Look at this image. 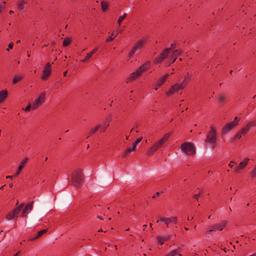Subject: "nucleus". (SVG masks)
Instances as JSON below:
<instances>
[{
  "label": "nucleus",
  "mask_w": 256,
  "mask_h": 256,
  "mask_svg": "<svg viewBox=\"0 0 256 256\" xmlns=\"http://www.w3.org/2000/svg\"><path fill=\"white\" fill-rule=\"evenodd\" d=\"M190 78V76L188 74L180 83H176L172 85L170 90L166 92V94L168 96H170L180 90H184L189 82Z\"/></svg>",
  "instance_id": "1"
},
{
  "label": "nucleus",
  "mask_w": 256,
  "mask_h": 256,
  "mask_svg": "<svg viewBox=\"0 0 256 256\" xmlns=\"http://www.w3.org/2000/svg\"><path fill=\"white\" fill-rule=\"evenodd\" d=\"M205 142L208 144L212 148H214L216 146L217 132L213 126L210 127V130L207 134Z\"/></svg>",
  "instance_id": "2"
},
{
  "label": "nucleus",
  "mask_w": 256,
  "mask_h": 256,
  "mask_svg": "<svg viewBox=\"0 0 256 256\" xmlns=\"http://www.w3.org/2000/svg\"><path fill=\"white\" fill-rule=\"evenodd\" d=\"M84 176L82 169L78 168L74 170L72 176V184L77 188H80L84 183Z\"/></svg>",
  "instance_id": "3"
},
{
  "label": "nucleus",
  "mask_w": 256,
  "mask_h": 256,
  "mask_svg": "<svg viewBox=\"0 0 256 256\" xmlns=\"http://www.w3.org/2000/svg\"><path fill=\"white\" fill-rule=\"evenodd\" d=\"M150 67V62H146L142 66H140L138 68L135 72L131 74L129 78L130 80H134L137 78L138 77L142 75V74L146 72Z\"/></svg>",
  "instance_id": "4"
},
{
  "label": "nucleus",
  "mask_w": 256,
  "mask_h": 256,
  "mask_svg": "<svg viewBox=\"0 0 256 256\" xmlns=\"http://www.w3.org/2000/svg\"><path fill=\"white\" fill-rule=\"evenodd\" d=\"M148 38L144 37L139 40L133 46L132 50L128 53V56L132 58L134 54L138 50L142 48L145 44L147 42Z\"/></svg>",
  "instance_id": "5"
},
{
  "label": "nucleus",
  "mask_w": 256,
  "mask_h": 256,
  "mask_svg": "<svg viewBox=\"0 0 256 256\" xmlns=\"http://www.w3.org/2000/svg\"><path fill=\"white\" fill-rule=\"evenodd\" d=\"M180 149L183 152L188 156L194 155L196 153L194 145L191 142L182 143L180 146Z\"/></svg>",
  "instance_id": "6"
},
{
  "label": "nucleus",
  "mask_w": 256,
  "mask_h": 256,
  "mask_svg": "<svg viewBox=\"0 0 256 256\" xmlns=\"http://www.w3.org/2000/svg\"><path fill=\"white\" fill-rule=\"evenodd\" d=\"M170 136L168 134H164L161 139L150 148V150L148 152V155L152 154L160 148L162 147V145L168 140Z\"/></svg>",
  "instance_id": "7"
},
{
  "label": "nucleus",
  "mask_w": 256,
  "mask_h": 256,
  "mask_svg": "<svg viewBox=\"0 0 256 256\" xmlns=\"http://www.w3.org/2000/svg\"><path fill=\"white\" fill-rule=\"evenodd\" d=\"M240 118L238 116H236L234 120L227 123L222 128V134L225 135L228 134L230 130L235 128L238 124Z\"/></svg>",
  "instance_id": "8"
},
{
  "label": "nucleus",
  "mask_w": 256,
  "mask_h": 256,
  "mask_svg": "<svg viewBox=\"0 0 256 256\" xmlns=\"http://www.w3.org/2000/svg\"><path fill=\"white\" fill-rule=\"evenodd\" d=\"M226 224V222L222 220L218 224H215L208 228V230L206 234V236H209L210 232H216L218 230H222Z\"/></svg>",
  "instance_id": "9"
},
{
  "label": "nucleus",
  "mask_w": 256,
  "mask_h": 256,
  "mask_svg": "<svg viewBox=\"0 0 256 256\" xmlns=\"http://www.w3.org/2000/svg\"><path fill=\"white\" fill-rule=\"evenodd\" d=\"M170 48H165L163 50L154 60V64L162 63L168 56Z\"/></svg>",
  "instance_id": "10"
},
{
  "label": "nucleus",
  "mask_w": 256,
  "mask_h": 256,
  "mask_svg": "<svg viewBox=\"0 0 256 256\" xmlns=\"http://www.w3.org/2000/svg\"><path fill=\"white\" fill-rule=\"evenodd\" d=\"M160 221L165 224L167 227L173 226L176 224L178 222V220L176 216H171L169 218H160Z\"/></svg>",
  "instance_id": "11"
},
{
  "label": "nucleus",
  "mask_w": 256,
  "mask_h": 256,
  "mask_svg": "<svg viewBox=\"0 0 256 256\" xmlns=\"http://www.w3.org/2000/svg\"><path fill=\"white\" fill-rule=\"evenodd\" d=\"M46 92H42L40 94L39 96L34 100V102L32 106L33 110L37 109L40 106L44 103L46 98Z\"/></svg>",
  "instance_id": "12"
},
{
  "label": "nucleus",
  "mask_w": 256,
  "mask_h": 256,
  "mask_svg": "<svg viewBox=\"0 0 256 256\" xmlns=\"http://www.w3.org/2000/svg\"><path fill=\"white\" fill-rule=\"evenodd\" d=\"M110 122V118H106L102 123L98 124L95 128L96 129L97 131L99 130L100 132H104L108 127Z\"/></svg>",
  "instance_id": "13"
},
{
  "label": "nucleus",
  "mask_w": 256,
  "mask_h": 256,
  "mask_svg": "<svg viewBox=\"0 0 256 256\" xmlns=\"http://www.w3.org/2000/svg\"><path fill=\"white\" fill-rule=\"evenodd\" d=\"M52 72L51 64L50 62H48L44 67L42 70V74L41 76L42 80H45L48 78Z\"/></svg>",
  "instance_id": "14"
},
{
  "label": "nucleus",
  "mask_w": 256,
  "mask_h": 256,
  "mask_svg": "<svg viewBox=\"0 0 256 256\" xmlns=\"http://www.w3.org/2000/svg\"><path fill=\"white\" fill-rule=\"evenodd\" d=\"M250 160V158H244V160L239 164L238 166L234 168V171L236 172L240 173V171L243 170L246 166Z\"/></svg>",
  "instance_id": "15"
},
{
  "label": "nucleus",
  "mask_w": 256,
  "mask_h": 256,
  "mask_svg": "<svg viewBox=\"0 0 256 256\" xmlns=\"http://www.w3.org/2000/svg\"><path fill=\"white\" fill-rule=\"evenodd\" d=\"M255 126H256V120L251 121L248 122L244 127L242 128L240 132L243 134V136H245L252 127Z\"/></svg>",
  "instance_id": "16"
},
{
  "label": "nucleus",
  "mask_w": 256,
  "mask_h": 256,
  "mask_svg": "<svg viewBox=\"0 0 256 256\" xmlns=\"http://www.w3.org/2000/svg\"><path fill=\"white\" fill-rule=\"evenodd\" d=\"M34 201H31L28 202L26 206L24 207V210L21 214L22 217H26L27 215L32 210L33 208Z\"/></svg>",
  "instance_id": "17"
},
{
  "label": "nucleus",
  "mask_w": 256,
  "mask_h": 256,
  "mask_svg": "<svg viewBox=\"0 0 256 256\" xmlns=\"http://www.w3.org/2000/svg\"><path fill=\"white\" fill-rule=\"evenodd\" d=\"M169 74H166L160 78L156 82V86L158 87H160L162 84H163L166 81L168 78L169 76Z\"/></svg>",
  "instance_id": "18"
},
{
  "label": "nucleus",
  "mask_w": 256,
  "mask_h": 256,
  "mask_svg": "<svg viewBox=\"0 0 256 256\" xmlns=\"http://www.w3.org/2000/svg\"><path fill=\"white\" fill-rule=\"evenodd\" d=\"M182 256L180 254V249L176 248L173 250H172L170 252L166 254L165 256Z\"/></svg>",
  "instance_id": "19"
},
{
  "label": "nucleus",
  "mask_w": 256,
  "mask_h": 256,
  "mask_svg": "<svg viewBox=\"0 0 256 256\" xmlns=\"http://www.w3.org/2000/svg\"><path fill=\"white\" fill-rule=\"evenodd\" d=\"M24 203H22L19 206H18L16 208L12 210V212L13 213V214L16 217H17L18 214L20 213L22 208L24 207Z\"/></svg>",
  "instance_id": "20"
},
{
  "label": "nucleus",
  "mask_w": 256,
  "mask_h": 256,
  "mask_svg": "<svg viewBox=\"0 0 256 256\" xmlns=\"http://www.w3.org/2000/svg\"><path fill=\"white\" fill-rule=\"evenodd\" d=\"M48 231V229H44L41 230L37 232L36 235L30 239V240H34L36 238H40L41 236H42L44 234H45Z\"/></svg>",
  "instance_id": "21"
},
{
  "label": "nucleus",
  "mask_w": 256,
  "mask_h": 256,
  "mask_svg": "<svg viewBox=\"0 0 256 256\" xmlns=\"http://www.w3.org/2000/svg\"><path fill=\"white\" fill-rule=\"evenodd\" d=\"M8 92L6 90H2L0 92V103L2 102L7 98Z\"/></svg>",
  "instance_id": "22"
},
{
  "label": "nucleus",
  "mask_w": 256,
  "mask_h": 256,
  "mask_svg": "<svg viewBox=\"0 0 256 256\" xmlns=\"http://www.w3.org/2000/svg\"><path fill=\"white\" fill-rule=\"evenodd\" d=\"M227 96L224 94H220L218 95V100L220 103H224L226 102Z\"/></svg>",
  "instance_id": "23"
},
{
  "label": "nucleus",
  "mask_w": 256,
  "mask_h": 256,
  "mask_svg": "<svg viewBox=\"0 0 256 256\" xmlns=\"http://www.w3.org/2000/svg\"><path fill=\"white\" fill-rule=\"evenodd\" d=\"M136 148L133 146V145H132V146L128 148L124 152V155L122 156V158L126 157L128 154L134 151Z\"/></svg>",
  "instance_id": "24"
},
{
  "label": "nucleus",
  "mask_w": 256,
  "mask_h": 256,
  "mask_svg": "<svg viewBox=\"0 0 256 256\" xmlns=\"http://www.w3.org/2000/svg\"><path fill=\"white\" fill-rule=\"evenodd\" d=\"M156 239L158 242L160 244V245H162L164 244V242L168 239V238L158 236H157Z\"/></svg>",
  "instance_id": "25"
},
{
  "label": "nucleus",
  "mask_w": 256,
  "mask_h": 256,
  "mask_svg": "<svg viewBox=\"0 0 256 256\" xmlns=\"http://www.w3.org/2000/svg\"><path fill=\"white\" fill-rule=\"evenodd\" d=\"M26 2L24 0H20L18 4V9L20 11H23L24 8V4Z\"/></svg>",
  "instance_id": "26"
},
{
  "label": "nucleus",
  "mask_w": 256,
  "mask_h": 256,
  "mask_svg": "<svg viewBox=\"0 0 256 256\" xmlns=\"http://www.w3.org/2000/svg\"><path fill=\"white\" fill-rule=\"evenodd\" d=\"M108 6V3L106 2L105 1H102L101 2V8L103 12H106Z\"/></svg>",
  "instance_id": "27"
},
{
  "label": "nucleus",
  "mask_w": 256,
  "mask_h": 256,
  "mask_svg": "<svg viewBox=\"0 0 256 256\" xmlns=\"http://www.w3.org/2000/svg\"><path fill=\"white\" fill-rule=\"evenodd\" d=\"M23 76L20 75H16L13 80H12V83L13 84H15L20 81L22 78Z\"/></svg>",
  "instance_id": "28"
},
{
  "label": "nucleus",
  "mask_w": 256,
  "mask_h": 256,
  "mask_svg": "<svg viewBox=\"0 0 256 256\" xmlns=\"http://www.w3.org/2000/svg\"><path fill=\"white\" fill-rule=\"evenodd\" d=\"M117 36L118 33L115 34L114 32H112L111 36L107 38L106 42H108L112 41Z\"/></svg>",
  "instance_id": "29"
},
{
  "label": "nucleus",
  "mask_w": 256,
  "mask_h": 256,
  "mask_svg": "<svg viewBox=\"0 0 256 256\" xmlns=\"http://www.w3.org/2000/svg\"><path fill=\"white\" fill-rule=\"evenodd\" d=\"M71 42V40L70 38H66L63 41L62 45L64 47H66L70 44Z\"/></svg>",
  "instance_id": "30"
},
{
  "label": "nucleus",
  "mask_w": 256,
  "mask_h": 256,
  "mask_svg": "<svg viewBox=\"0 0 256 256\" xmlns=\"http://www.w3.org/2000/svg\"><path fill=\"white\" fill-rule=\"evenodd\" d=\"M92 55L93 54L90 52L88 53L86 57L84 59L81 60V62H86L92 56Z\"/></svg>",
  "instance_id": "31"
},
{
  "label": "nucleus",
  "mask_w": 256,
  "mask_h": 256,
  "mask_svg": "<svg viewBox=\"0 0 256 256\" xmlns=\"http://www.w3.org/2000/svg\"><path fill=\"white\" fill-rule=\"evenodd\" d=\"M182 52V50H175L172 52V56L176 58L178 56L180 55Z\"/></svg>",
  "instance_id": "32"
},
{
  "label": "nucleus",
  "mask_w": 256,
  "mask_h": 256,
  "mask_svg": "<svg viewBox=\"0 0 256 256\" xmlns=\"http://www.w3.org/2000/svg\"><path fill=\"white\" fill-rule=\"evenodd\" d=\"M126 15L127 14L126 13H124L122 16H119L118 20V24L119 26L120 25L121 22L126 18Z\"/></svg>",
  "instance_id": "33"
},
{
  "label": "nucleus",
  "mask_w": 256,
  "mask_h": 256,
  "mask_svg": "<svg viewBox=\"0 0 256 256\" xmlns=\"http://www.w3.org/2000/svg\"><path fill=\"white\" fill-rule=\"evenodd\" d=\"M14 218H16V216H14V215L13 214V213L12 212L8 213L6 216V218L8 220H12Z\"/></svg>",
  "instance_id": "34"
},
{
  "label": "nucleus",
  "mask_w": 256,
  "mask_h": 256,
  "mask_svg": "<svg viewBox=\"0 0 256 256\" xmlns=\"http://www.w3.org/2000/svg\"><path fill=\"white\" fill-rule=\"evenodd\" d=\"M242 136H244L240 132V130L236 134L234 138V140H236L237 139H240Z\"/></svg>",
  "instance_id": "35"
},
{
  "label": "nucleus",
  "mask_w": 256,
  "mask_h": 256,
  "mask_svg": "<svg viewBox=\"0 0 256 256\" xmlns=\"http://www.w3.org/2000/svg\"><path fill=\"white\" fill-rule=\"evenodd\" d=\"M250 174L252 178H254L256 176V164L254 169L250 172Z\"/></svg>",
  "instance_id": "36"
},
{
  "label": "nucleus",
  "mask_w": 256,
  "mask_h": 256,
  "mask_svg": "<svg viewBox=\"0 0 256 256\" xmlns=\"http://www.w3.org/2000/svg\"><path fill=\"white\" fill-rule=\"evenodd\" d=\"M97 131L96 129L94 128H92L89 132L88 133V136L86 138H88L90 136H92L93 134H94Z\"/></svg>",
  "instance_id": "37"
},
{
  "label": "nucleus",
  "mask_w": 256,
  "mask_h": 256,
  "mask_svg": "<svg viewBox=\"0 0 256 256\" xmlns=\"http://www.w3.org/2000/svg\"><path fill=\"white\" fill-rule=\"evenodd\" d=\"M22 168H23L22 166H20L16 174L14 175V176H18L20 174V173L21 172V171Z\"/></svg>",
  "instance_id": "38"
},
{
  "label": "nucleus",
  "mask_w": 256,
  "mask_h": 256,
  "mask_svg": "<svg viewBox=\"0 0 256 256\" xmlns=\"http://www.w3.org/2000/svg\"><path fill=\"white\" fill-rule=\"evenodd\" d=\"M28 158H25L23 160H22L21 161L20 166H22V168H24V165L28 162Z\"/></svg>",
  "instance_id": "39"
},
{
  "label": "nucleus",
  "mask_w": 256,
  "mask_h": 256,
  "mask_svg": "<svg viewBox=\"0 0 256 256\" xmlns=\"http://www.w3.org/2000/svg\"><path fill=\"white\" fill-rule=\"evenodd\" d=\"M176 60V57L174 58V56H172H172L171 58H170V59L168 60V66L170 65V64L174 62H175Z\"/></svg>",
  "instance_id": "40"
},
{
  "label": "nucleus",
  "mask_w": 256,
  "mask_h": 256,
  "mask_svg": "<svg viewBox=\"0 0 256 256\" xmlns=\"http://www.w3.org/2000/svg\"><path fill=\"white\" fill-rule=\"evenodd\" d=\"M236 164V162H234V160H232L230 162L229 164H228V166L230 167V168H232Z\"/></svg>",
  "instance_id": "41"
},
{
  "label": "nucleus",
  "mask_w": 256,
  "mask_h": 256,
  "mask_svg": "<svg viewBox=\"0 0 256 256\" xmlns=\"http://www.w3.org/2000/svg\"><path fill=\"white\" fill-rule=\"evenodd\" d=\"M32 108V106H31L30 104H28L27 106L25 108L24 110L26 112H28L30 110V108Z\"/></svg>",
  "instance_id": "42"
},
{
  "label": "nucleus",
  "mask_w": 256,
  "mask_h": 256,
  "mask_svg": "<svg viewBox=\"0 0 256 256\" xmlns=\"http://www.w3.org/2000/svg\"><path fill=\"white\" fill-rule=\"evenodd\" d=\"M14 46V43L12 42H10L8 46V48L6 50H9V49H12Z\"/></svg>",
  "instance_id": "43"
},
{
  "label": "nucleus",
  "mask_w": 256,
  "mask_h": 256,
  "mask_svg": "<svg viewBox=\"0 0 256 256\" xmlns=\"http://www.w3.org/2000/svg\"><path fill=\"white\" fill-rule=\"evenodd\" d=\"M142 137L141 136V137L138 138L134 142H136V144H138L142 141Z\"/></svg>",
  "instance_id": "44"
},
{
  "label": "nucleus",
  "mask_w": 256,
  "mask_h": 256,
  "mask_svg": "<svg viewBox=\"0 0 256 256\" xmlns=\"http://www.w3.org/2000/svg\"><path fill=\"white\" fill-rule=\"evenodd\" d=\"M98 47H96L95 48H94L91 52H90L94 54L98 50Z\"/></svg>",
  "instance_id": "45"
},
{
  "label": "nucleus",
  "mask_w": 256,
  "mask_h": 256,
  "mask_svg": "<svg viewBox=\"0 0 256 256\" xmlns=\"http://www.w3.org/2000/svg\"><path fill=\"white\" fill-rule=\"evenodd\" d=\"M160 195V192H157L154 195L152 196V198H156L157 197H158Z\"/></svg>",
  "instance_id": "46"
},
{
  "label": "nucleus",
  "mask_w": 256,
  "mask_h": 256,
  "mask_svg": "<svg viewBox=\"0 0 256 256\" xmlns=\"http://www.w3.org/2000/svg\"><path fill=\"white\" fill-rule=\"evenodd\" d=\"M122 30H116V32H114L115 34L118 33V34L122 33Z\"/></svg>",
  "instance_id": "47"
},
{
  "label": "nucleus",
  "mask_w": 256,
  "mask_h": 256,
  "mask_svg": "<svg viewBox=\"0 0 256 256\" xmlns=\"http://www.w3.org/2000/svg\"><path fill=\"white\" fill-rule=\"evenodd\" d=\"M199 194H194V195L193 196V198H196V199L198 200V196Z\"/></svg>",
  "instance_id": "48"
},
{
  "label": "nucleus",
  "mask_w": 256,
  "mask_h": 256,
  "mask_svg": "<svg viewBox=\"0 0 256 256\" xmlns=\"http://www.w3.org/2000/svg\"><path fill=\"white\" fill-rule=\"evenodd\" d=\"M176 44L175 42H173L170 44V48H175Z\"/></svg>",
  "instance_id": "49"
},
{
  "label": "nucleus",
  "mask_w": 256,
  "mask_h": 256,
  "mask_svg": "<svg viewBox=\"0 0 256 256\" xmlns=\"http://www.w3.org/2000/svg\"><path fill=\"white\" fill-rule=\"evenodd\" d=\"M14 176H6V178H10L12 179Z\"/></svg>",
  "instance_id": "50"
},
{
  "label": "nucleus",
  "mask_w": 256,
  "mask_h": 256,
  "mask_svg": "<svg viewBox=\"0 0 256 256\" xmlns=\"http://www.w3.org/2000/svg\"><path fill=\"white\" fill-rule=\"evenodd\" d=\"M30 52L28 51L27 52V56L30 57Z\"/></svg>",
  "instance_id": "51"
},
{
  "label": "nucleus",
  "mask_w": 256,
  "mask_h": 256,
  "mask_svg": "<svg viewBox=\"0 0 256 256\" xmlns=\"http://www.w3.org/2000/svg\"><path fill=\"white\" fill-rule=\"evenodd\" d=\"M147 227V225L146 224H144L142 226V228H143V230H144L145 228Z\"/></svg>",
  "instance_id": "52"
},
{
  "label": "nucleus",
  "mask_w": 256,
  "mask_h": 256,
  "mask_svg": "<svg viewBox=\"0 0 256 256\" xmlns=\"http://www.w3.org/2000/svg\"><path fill=\"white\" fill-rule=\"evenodd\" d=\"M137 144H136V142H134L132 144V145H133V146H134V147H136V145H137Z\"/></svg>",
  "instance_id": "53"
},
{
  "label": "nucleus",
  "mask_w": 256,
  "mask_h": 256,
  "mask_svg": "<svg viewBox=\"0 0 256 256\" xmlns=\"http://www.w3.org/2000/svg\"><path fill=\"white\" fill-rule=\"evenodd\" d=\"M67 72H68V71L66 70L65 72H64V76H66V74H67Z\"/></svg>",
  "instance_id": "54"
},
{
  "label": "nucleus",
  "mask_w": 256,
  "mask_h": 256,
  "mask_svg": "<svg viewBox=\"0 0 256 256\" xmlns=\"http://www.w3.org/2000/svg\"><path fill=\"white\" fill-rule=\"evenodd\" d=\"M13 186V184L12 183H10L9 184V187L10 188H12Z\"/></svg>",
  "instance_id": "55"
},
{
  "label": "nucleus",
  "mask_w": 256,
  "mask_h": 256,
  "mask_svg": "<svg viewBox=\"0 0 256 256\" xmlns=\"http://www.w3.org/2000/svg\"><path fill=\"white\" fill-rule=\"evenodd\" d=\"M14 13V11H12V10H10V11L9 12V14H13Z\"/></svg>",
  "instance_id": "56"
},
{
  "label": "nucleus",
  "mask_w": 256,
  "mask_h": 256,
  "mask_svg": "<svg viewBox=\"0 0 256 256\" xmlns=\"http://www.w3.org/2000/svg\"><path fill=\"white\" fill-rule=\"evenodd\" d=\"M98 218L100 219V220H103V218L102 216H98L97 217Z\"/></svg>",
  "instance_id": "57"
},
{
  "label": "nucleus",
  "mask_w": 256,
  "mask_h": 256,
  "mask_svg": "<svg viewBox=\"0 0 256 256\" xmlns=\"http://www.w3.org/2000/svg\"><path fill=\"white\" fill-rule=\"evenodd\" d=\"M193 218V217H192V218H190L189 216L188 217V220H192V219Z\"/></svg>",
  "instance_id": "58"
},
{
  "label": "nucleus",
  "mask_w": 256,
  "mask_h": 256,
  "mask_svg": "<svg viewBox=\"0 0 256 256\" xmlns=\"http://www.w3.org/2000/svg\"><path fill=\"white\" fill-rule=\"evenodd\" d=\"M20 254V252H18L14 256H18Z\"/></svg>",
  "instance_id": "59"
},
{
  "label": "nucleus",
  "mask_w": 256,
  "mask_h": 256,
  "mask_svg": "<svg viewBox=\"0 0 256 256\" xmlns=\"http://www.w3.org/2000/svg\"><path fill=\"white\" fill-rule=\"evenodd\" d=\"M4 186H2L0 188V190H2L4 189Z\"/></svg>",
  "instance_id": "60"
},
{
  "label": "nucleus",
  "mask_w": 256,
  "mask_h": 256,
  "mask_svg": "<svg viewBox=\"0 0 256 256\" xmlns=\"http://www.w3.org/2000/svg\"><path fill=\"white\" fill-rule=\"evenodd\" d=\"M98 232H102V228H100L98 230Z\"/></svg>",
  "instance_id": "61"
},
{
  "label": "nucleus",
  "mask_w": 256,
  "mask_h": 256,
  "mask_svg": "<svg viewBox=\"0 0 256 256\" xmlns=\"http://www.w3.org/2000/svg\"><path fill=\"white\" fill-rule=\"evenodd\" d=\"M129 137H130V136H126V140H129Z\"/></svg>",
  "instance_id": "62"
},
{
  "label": "nucleus",
  "mask_w": 256,
  "mask_h": 256,
  "mask_svg": "<svg viewBox=\"0 0 256 256\" xmlns=\"http://www.w3.org/2000/svg\"><path fill=\"white\" fill-rule=\"evenodd\" d=\"M20 40H18L16 41V44L20 43Z\"/></svg>",
  "instance_id": "63"
},
{
  "label": "nucleus",
  "mask_w": 256,
  "mask_h": 256,
  "mask_svg": "<svg viewBox=\"0 0 256 256\" xmlns=\"http://www.w3.org/2000/svg\"><path fill=\"white\" fill-rule=\"evenodd\" d=\"M232 72H233V71H232V70H230V74H232Z\"/></svg>",
  "instance_id": "64"
}]
</instances>
